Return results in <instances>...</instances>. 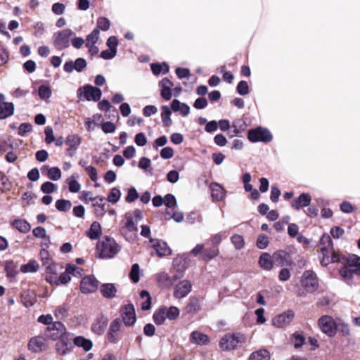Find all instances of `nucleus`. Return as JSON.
<instances>
[{
	"label": "nucleus",
	"mask_w": 360,
	"mask_h": 360,
	"mask_svg": "<svg viewBox=\"0 0 360 360\" xmlns=\"http://www.w3.org/2000/svg\"><path fill=\"white\" fill-rule=\"evenodd\" d=\"M333 262H338L343 265L339 269L341 278L348 285L352 283L354 275L360 276V257L354 254H334Z\"/></svg>",
	"instance_id": "1"
},
{
	"label": "nucleus",
	"mask_w": 360,
	"mask_h": 360,
	"mask_svg": "<svg viewBox=\"0 0 360 360\" xmlns=\"http://www.w3.org/2000/svg\"><path fill=\"white\" fill-rule=\"evenodd\" d=\"M247 338L241 332L229 333L219 340V347L225 352L236 349L246 342Z\"/></svg>",
	"instance_id": "2"
},
{
	"label": "nucleus",
	"mask_w": 360,
	"mask_h": 360,
	"mask_svg": "<svg viewBox=\"0 0 360 360\" xmlns=\"http://www.w3.org/2000/svg\"><path fill=\"white\" fill-rule=\"evenodd\" d=\"M96 249L100 253V257L109 259L114 257L120 250V245L115 240L109 236H104L96 245Z\"/></svg>",
	"instance_id": "3"
},
{
	"label": "nucleus",
	"mask_w": 360,
	"mask_h": 360,
	"mask_svg": "<svg viewBox=\"0 0 360 360\" xmlns=\"http://www.w3.org/2000/svg\"><path fill=\"white\" fill-rule=\"evenodd\" d=\"M126 335L124 326L120 317L113 319L108 328L106 340L110 344H117Z\"/></svg>",
	"instance_id": "4"
},
{
	"label": "nucleus",
	"mask_w": 360,
	"mask_h": 360,
	"mask_svg": "<svg viewBox=\"0 0 360 360\" xmlns=\"http://www.w3.org/2000/svg\"><path fill=\"white\" fill-rule=\"evenodd\" d=\"M69 335L70 333L67 331L65 326L60 321H54L44 330V335L46 339L53 341H56Z\"/></svg>",
	"instance_id": "5"
},
{
	"label": "nucleus",
	"mask_w": 360,
	"mask_h": 360,
	"mask_svg": "<svg viewBox=\"0 0 360 360\" xmlns=\"http://www.w3.org/2000/svg\"><path fill=\"white\" fill-rule=\"evenodd\" d=\"M247 138L251 143H269L272 141L273 136L268 129L259 126L250 129L248 131Z\"/></svg>",
	"instance_id": "6"
},
{
	"label": "nucleus",
	"mask_w": 360,
	"mask_h": 360,
	"mask_svg": "<svg viewBox=\"0 0 360 360\" xmlns=\"http://www.w3.org/2000/svg\"><path fill=\"white\" fill-rule=\"evenodd\" d=\"M120 319L124 327H132L136 321V315L134 304L129 303L121 306L120 309Z\"/></svg>",
	"instance_id": "7"
},
{
	"label": "nucleus",
	"mask_w": 360,
	"mask_h": 360,
	"mask_svg": "<svg viewBox=\"0 0 360 360\" xmlns=\"http://www.w3.org/2000/svg\"><path fill=\"white\" fill-rule=\"evenodd\" d=\"M75 34L70 29H65L53 34V45L57 50H63L70 46V41Z\"/></svg>",
	"instance_id": "8"
},
{
	"label": "nucleus",
	"mask_w": 360,
	"mask_h": 360,
	"mask_svg": "<svg viewBox=\"0 0 360 360\" xmlns=\"http://www.w3.org/2000/svg\"><path fill=\"white\" fill-rule=\"evenodd\" d=\"M318 326L321 330L328 335L333 337L337 332V325L332 316L323 315L318 320Z\"/></svg>",
	"instance_id": "9"
},
{
	"label": "nucleus",
	"mask_w": 360,
	"mask_h": 360,
	"mask_svg": "<svg viewBox=\"0 0 360 360\" xmlns=\"http://www.w3.org/2000/svg\"><path fill=\"white\" fill-rule=\"evenodd\" d=\"M99 282L93 275L82 278L80 283V290L84 294L92 293L97 290Z\"/></svg>",
	"instance_id": "10"
},
{
	"label": "nucleus",
	"mask_w": 360,
	"mask_h": 360,
	"mask_svg": "<svg viewBox=\"0 0 360 360\" xmlns=\"http://www.w3.org/2000/svg\"><path fill=\"white\" fill-rule=\"evenodd\" d=\"M273 259L274 264L278 266H290L293 264L290 255L283 250H279L274 252Z\"/></svg>",
	"instance_id": "11"
},
{
	"label": "nucleus",
	"mask_w": 360,
	"mask_h": 360,
	"mask_svg": "<svg viewBox=\"0 0 360 360\" xmlns=\"http://www.w3.org/2000/svg\"><path fill=\"white\" fill-rule=\"evenodd\" d=\"M56 344V349L60 355H65L71 352L74 346L72 344V334L63 337Z\"/></svg>",
	"instance_id": "12"
},
{
	"label": "nucleus",
	"mask_w": 360,
	"mask_h": 360,
	"mask_svg": "<svg viewBox=\"0 0 360 360\" xmlns=\"http://www.w3.org/2000/svg\"><path fill=\"white\" fill-rule=\"evenodd\" d=\"M47 339L44 335H37L30 338L27 344V349L32 352L39 353L45 350Z\"/></svg>",
	"instance_id": "13"
},
{
	"label": "nucleus",
	"mask_w": 360,
	"mask_h": 360,
	"mask_svg": "<svg viewBox=\"0 0 360 360\" xmlns=\"http://www.w3.org/2000/svg\"><path fill=\"white\" fill-rule=\"evenodd\" d=\"M191 290V282L188 280H183L176 285L173 295L175 298L181 299L186 297Z\"/></svg>",
	"instance_id": "14"
},
{
	"label": "nucleus",
	"mask_w": 360,
	"mask_h": 360,
	"mask_svg": "<svg viewBox=\"0 0 360 360\" xmlns=\"http://www.w3.org/2000/svg\"><path fill=\"white\" fill-rule=\"evenodd\" d=\"M302 285L310 290H315L318 287V280L316 274L313 271H306L303 274Z\"/></svg>",
	"instance_id": "15"
},
{
	"label": "nucleus",
	"mask_w": 360,
	"mask_h": 360,
	"mask_svg": "<svg viewBox=\"0 0 360 360\" xmlns=\"http://www.w3.org/2000/svg\"><path fill=\"white\" fill-rule=\"evenodd\" d=\"M81 142L82 139L77 134L68 135L65 141V144L68 146L66 150L67 155L72 157Z\"/></svg>",
	"instance_id": "16"
},
{
	"label": "nucleus",
	"mask_w": 360,
	"mask_h": 360,
	"mask_svg": "<svg viewBox=\"0 0 360 360\" xmlns=\"http://www.w3.org/2000/svg\"><path fill=\"white\" fill-rule=\"evenodd\" d=\"M150 242L153 243V248L155 250L159 257H164L171 255L172 250L167 243L158 239L150 238Z\"/></svg>",
	"instance_id": "17"
},
{
	"label": "nucleus",
	"mask_w": 360,
	"mask_h": 360,
	"mask_svg": "<svg viewBox=\"0 0 360 360\" xmlns=\"http://www.w3.org/2000/svg\"><path fill=\"white\" fill-rule=\"evenodd\" d=\"M101 96L102 91L99 88L90 84H86L84 86V96L87 101H98Z\"/></svg>",
	"instance_id": "18"
},
{
	"label": "nucleus",
	"mask_w": 360,
	"mask_h": 360,
	"mask_svg": "<svg viewBox=\"0 0 360 360\" xmlns=\"http://www.w3.org/2000/svg\"><path fill=\"white\" fill-rule=\"evenodd\" d=\"M108 318L104 315H101L100 316L97 317L94 322L92 323V332L98 335H102L108 326Z\"/></svg>",
	"instance_id": "19"
},
{
	"label": "nucleus",
	"mask_w": 360,
	"mask_h": 360,
	"mask_svg": "<svg viewBox=\"0 0 360 360\" xmlns=\"http://www.w3.org/2000/svg\"><path fill=\"white\" fill-rule=\"evenodd\" d=\"M104 200L105 198L100 195L89 198V200L92 202V207H94V212L96 217H103L105 214V205L103 203Z\"/></svg>",
	"instance_id": "20"
},
{
	"label": "nucleus",
	"mask_w": 360,
	"mask_h": 360,
	"mask_svg": "<svg viewBox=\"0 0 360 360\" xmlns=\"http://www.w3.org/2000/svg\"><path fill=\"white\" fill-rule=\"evenodd\" d=\"M294 318V313L292 311H288L283 314L276 316L273 319V324L278 328H283L289 324Z\"/></svg>",
	"instance_id": "21"
},
{
	"label": "nucleus",
	"mask_w": 360,
	"mask_h": 360,
	"mask_svg": "<svg viewBox=\"0 0 360 360\" xmlns=\"http://www.w3.org/2000/svg\"><path fill=\"white\" fill-rule=\"evenodd\" d=\"M211 196L213 201L219 202L224 199L226 191L224 188L218 183H211L210 185Z\"/></svg>",
	"instance_id": "22"
},
{
	"label": "nucleus",
	"mask_w": 360,
	"mask_h": 360,
	"mask_svg": "<svg viewBox=\"0 0 360 360\" xmlns=\"http://www.w3.org/2000/svg\"><path fill=\"white\" fill-rule=\"evenodd\" d=\"M311 197L309 193H302L298 198L292 200L291 206L293 209L298 210L300 208L307 207L310 205Z\"/></svg>",
	"instance_id": "23"
},
{
	"label": "nucleus",
	"mask_w": 360,
	"mask_h": 360,
	"mask_svg": "<svg viewBox=\"0 0 360 360\" xmlns=\"http://www.w3.org/2000/svg\"><path fill=\"white\" fill-rule=\"evenodd\" d=\"M46 281L51 285L58 284V270L56 264H49L46 269Z\"/></svg>",
	"instance_id": "24"
},
{
	"label": "nucleus",
	"mask_w": 360,
	"mask_h": 360,
	"mask_svg": "<svg viewBox=\"0 0 360 360\" xmlns=\"http://www.w3.org/2000/svg\"><path fill=\"white\" fill-rule=\"evenodd\" d=\"M190 341L196 345H205L209 344L210 339L207 335L202 332L195 330L190 335Z\"/></svg>",
	"instance_id": "25"
},
{
	"label": "nucleus",
	"mask_w": 360,
	"mask_h": 360,
	"mask_svg": "<svg viewBox=\"0 0 360 360\" xmlns=\"http://www.w3.org/2000/svg\"><path fill=\"white\" fill-rule=\"evenodd\" d=\"M22 304L26 307H30L37 302L36 295L32 290H24L20 295Z\"/></svg>",
	"instance_id": "26"
},
{
	"label": "nucleus",
	"mask_w": 360,
	"mask_h": 360,
	"mask_svg": "<svg viewBox=\"0 0 360 360\" xmlns=\"http://www.w3.org/2000/svg\"><path fill=\"white\" fill-rule=\"evenodd\" d=\"M259 264L264 270H271L274 264L273 255L271 256L267 252L262 253L259 258Z\"/></svg>",
	"instance_id": "27"
},
{
	"label": "nucleus",
	"mask_w": 360,
	"mask_h": 360,
	"mask_svg": "<svg viewBox=\"0 0 360 360\" xmlns=\"http://www.w3.org/2000/svg\"><path fill=\"white\" fill-rule=\"evenodd\" d=\"M101 293L105 298L112 299L116 297L117 288L113 283H104L101 286Z\"/></svg>",
	"instance_id": "28"
},
{
	"label": "nucleus",
	"mask_w": 360,
	"mask_h": 360,
	"mask_svg": "<svg viewBox=\"0 0 360 360\" xmlns=\"http://www.w3.org/2000/svg\"><path fill=\"white\" fill-rule=\"evenodd\" d=\"M200 309V300L196 297H191L184 308L186 313L191 314L197 313Z\"/></svg>",
	"instance_id": "29"
},
{
	"label": "nucleus",
	"mask_w": 360,
	"mask_h": 360,
	"mask_svg": "<svg viewBox=\"0 0 360 360\" xmlns=\"http://www.w3.org/2000/svg\"><path fill=\"white\" fill-rule=\"evenodd\" d=\"M171 108L174 112H180L183 116H187L190 112V107L186 103H181L177 99L172 101Z\"/></svg>",
	"instance_id": "30"
},
{
	"label": "nucleus",
	"mask_w": 360,
	"mask_h": 360,
	"mask_svg": "<svg viewBox=\"0 0 360 360\" xmlns=\"http://www.w3.org/2000/svg\"><path fill=\"white\" fill-rule=\"evenodd\" d=\"M72 344L73 346L75 345L77 347L83 348V349L86 352L89 351L93 346L92 342L83 336H77L75 338H72Z\"/></svg>",
	"instance_id": "31"
},
{
	"label": "nucleus",
	"mask_w": 360,
	"mask_h": 360,
	"mask_svg": "<svg viewBox=\"0 0 360 360\" xmlns=\"http://www.w3.org/2000/svg\"><path fill=\"white\" fill-rule=\"evenodd\" d=\"M320 245H323L321 248V252L326 255V253H330L333 249V241L330 236L328 234H323L320 239Z\"/></svg>",
	"instance_id": "32"
},
{
	"label": "nucleus",
	"mask_w": 360,
	"mask_h": 360,
	"mask_svg": "<svg viewBox=\"0 0 360 360\" xmlns=\"http://www.w3.org/2000/svg\"><path fill=\"white\" fill-rule=\"evenodd\" d=\"M102 233L101 226L98 221H94L89 230L86 231V236L91 240L98 239Z\"/></svg>",
	"instance_id": "33"
},
{
	"label": "nucleus",
	"mask_w": 360,
	"mask_h": 360,
	"mask_svg": "<svg viewBox=\"0 0 360 360\" xmlns=\"http://www.w3.org/2000/svg\"><path fill=\"white\" fill-rule=\"evenodd\" d=\"M14 105L13 103L4 102L0 104V120L6 119L13 114Z\"/></svg>",
	"instance_id": "34"
},
{
	"label": "nucleus",
	"mask_w": 360,
	"mask_h": 360,
	"mask_svg": "<svg viewBox=\"0 0 360 360\" xmlns=\"http://www.w3.org/2000/svg\"><path fill=\"white\" fill-rule=\"evenodd\" d=\"M122 229H125L129 231H137L134 220L133 215L130 212H127L124 214V219L121 221Z\"/></svg>",
	"instance_id": "35"
},
{
	"label": "nucleus",
	"mask_w": 360,
	"mask_h": 360,
	"mask_svg": "<svg viewBox=\"0 0 360 360\" xmlns=\"http://www.w3.org/2000/svg\"><path fill=\"white\" fill-rule=\"evenodd\" d=\"M77 178H78V174H73L66 179V182L68 185V189L71 193H77L81 189V185L77 181Z\"/></svg>",
	"instance_id": "36"
},
{
	"label": "nucleus",
	"mask_w": 360,
	"mask_h": 360,
	"mask_svg": "<svg viewBox=\"0 0 360 360\" xmlns=\"http://www.w3.org/2000/svg\"><path fill=\"white\" fill-rule=\"evenodd\" d=\"M11 224L13 227H15L17 230L22 233H27L31 229L30 224L25 219H15Z\"/></svg>",
	"instance_id": "37"
},
{
	"label": "nucleus",
	"mask_w": 360,
	"mask_h": 360,
	"mask_svg": "<svg viewBox=\"0 0 360 360\" xmlns=\"http://www.w3.org/2000/svg\"><path fill=\"white\" fill-rule=\"evenodd\" d=\"M270 358L269 352L266 349H261L252 352L249 356V360H270Z\"/></svg>",
	"instance_id": "38"
},
{
	"label": "nucleus",
	"mask_w": 360,
	"mask_h": 360,
	"mask_svg": "<svg viewBox=\"0 0 360 360\" xmlns=\"http://www.w3.org/2000/svg\"><path fill=\"white\" fill-rule=\"evenodd\" d=\"M153 318L156 325L160 326L165 323L167 318L166 316L165 309L163 306L160 307L154 312Z\"/></svg>",
	"instance_id": "39"
},
{
	"label": "nucleus",
	"mask_w": 360,
	"mask_h": 360,
	"mask_svg": "<svg viewBox=\"0 0 360 360\" xmlns=\"http://www.w3.org/2000/svg\"><path fill=\"white\" fill-rule=\"evenodd\" d=\"M233 135H240L246 130L248 127L245 121L243 119H236L232 122Z\"/></svg>",
	"instance_id": "40"
},
{
	"label": "nucleus",
	"mask_w": 360,
	"mask_h": 360,
	"mask_svg": "<svg viewBox=\"0 0 360 360\" xmlns=\"http://www.w3.org/2000/svg\"><path fill=\"white\" fill-rule=\"evenodd\" d=\"M162 113L161 119L165 127H169L172 124L171 119L172 111L167 105H162L161 107Z\"/></svg>",
	"instance_id": "41"
},
{
	"label": "nucleus",
	"mask_w": 360,
	"mask_h": 360,
	"mask_svg": "<svg viewBox=\"0 0 360 360\" xmlns=\"http://www.w3.org/2000/svg\"><path fill=\"white\" fill-rule=\"evenodd\" d=\"M141 299L146 300L141 304V309L143 311L149 310L151 308V297L148 291L143 290L140 292Z\"/></svg>",
	"instance_id": "42"
},
{
	"label": "nucleus",
	"mask_w": 360,
	"mask_h": 360,
	"mask_svg": "<svg viewBox=\"0 0 360 360\" xmlns=\"http://www.w3.org/2000/svg\"><path fill=\"white\" fill-rule=\"evenodd\" d=\"M219 254V250L217 247L205 249L202 255V259L208 262L216 257Z\"/></svg>",
	"instance_id": "43"
},
{
	"label": "nucleus",
	"mask_w": 360,
	"mask_h": 360,
	"mask_svg": "<svg viewBox=\"0 0 360 360\" xmlns=\"http://www.w3.org/2000/svg\"><path fill=\"white\" fill-rule=\"evenodd\" d=\"M5 271L8 277H15L18 274L17 266L12 260L7 261L5 264Z\"/></svg>",
	"instance_id": "44"
},
{
	"label": "nucleus",
	"mask_w": 360,
	"mask_h": 360,
	"mask_svg": "<svg viewBox=\"0 0 360 360\" xmlns=\"http://www.w3.org/2000/svg\"><path fill=\"white\" fill-rule=\"evenodd\" d=\"M163 307L165 309L166 316L168 319L174 321L179 316L180 311L178 307L174 306H171L169 307H167L165 306Z\"/></svg>",
	"instance_id": "45"
},
{
	"label": "nucleus",
	"mask_w": 360,
	"mask_h": 360,
	"mask_svg": "<svg viewBox=\"0 0 360 360\" xmlns=\"http://www.w3.org/2000/svg\"><path fill=\"white\" fill-rule=\"evenodd\" d=\"M110 27V20L105 17H100L97 20L96 27L95 30H97L100 33V30L102 31H108Z\"/></svg>",
	"instance_id": "46"
},
{
	"label": "nucleus",
	"mask_w": 360,
	"mask_h": 360,
	"mask_svg": "<svg viewBox=\"0 0 360 360\" xmlns=\"http://www.w3.org/2000/svg\"><path fill=\"white\" fill-rule=\"evenodd\" d=\"M306 338L301 332H295L292 335V342L296 349L300 348L305 343Z\"/></svg>",
	"instance_id": "47"
},
{
	"label": "nucleus",
	"mask_w": 360,
	"mask_h": 360,
	"mask_svg": "<svg viewBox=\"0 0 360 360\" xmlns=\"http://www.w3.org/2000/svg\"><path fill=\"white\" fill-rule=\"evenodd\" d=\"M39 267V264L35 260H30L28 263L22 265L20 270L23 273L36 272Z\"/></svg>",
	"instance_id": "48"
},
{
	"label": "nucleus",
	"mask_w": 360,
	"mask_h": 360,
	"mask_svg": "<svg viewBox=\"0 0 360 360\" xmlns=\"http://www.w3.org/2000/svg\"><path fill=\"white\" fill-rule=\"evenodd\" d=\"M120 196L121 192L120 189L116 187H114L110 190L107 197V200L109 201L110 202H112V204H115L119 201Z\"/></svg>",
	"instance_id": "49"
},
{
	"label": "nucleus",
	"mask_w": 360,
	"mask_h": 360,
	"mask_svg": "<svg viewBox=\"0 0 360 360\" xmlns=\"http://www.w3.org/2000/svg\"><path fill=\"white\" fill-rule=\"evenodd\" d=\"M72 203L68 200L60 199L56 202V207L60 212H66L70 209Z\"/></svg>",
	"instance_id": "50"
},
{
	"label": "nucleus",
	"mask_w": 360,
	"mask_h": 360,
	"mask_svg": "<svg viewBox=\"0 0 360 360\" xmlns=\"http://www.w3.org/2000/svg\"><path fill=\"white\" fill-rule=\"evenodd\" d=\"M129 276L131 281L134 283H136L139 281V265L137 263L132 265Z\"/></svg>",
	"instance_id": "51"
},
{
	"label": "nucleus",
	"mask_w": 360,
	"mask_h": 360,
	"mask_svg": "<svg viewBox=\"0 0 360 360\" xmlns=\"http://www.w3.org/2000/svg\"><path fill=\"white\" fill-rule=\"evenodd\" d=\"M47 176L51 180L57 181L61 177V171L57 167H51L47 172Z\"/></svg>",
	"instance_id": "52"
},
{
	"label": "nucleus",
	"mask_w": 360,
	"mask_h": 360,
	"mask_svg": "<svg viewBox=\"0 0 360 360\" xmlns=\"http://www.w3.org/2000/svg\"><path fill=\"white\" fill-rule=\"evenodd\" d=\"M57 190V186L51 181H46L41 186V191L46 194H50Z\"/></svg>",
	"instance_id": "53"
},
{
	"label": "nucleus",
	"mask_w": 360,
	"mask_h": 360,
	"mask_svg": "<svg viewBox=\"0 0 360 360\" xmlns=\"http://www.w3.org/2000/svg\"><path fill=\"white\" fill-rule=\"evenodd\" d=\"M231 243L237 250H240L244 247L245 242L243 237L238 234H235L231 238Z\"/></svg>",
	"instance_id": "54"
},
{
	"label": "nucleus",
	"mask_w": 360,
	"mask_h": 360,
	"mask_svg": "<svg viewBox=\"0 0 360 360\" xmlns=\"http://www.w3.org/2000/svg\"><path fill=\"white\" fill-rule=\"evenodd\" d=\"M158 281L160 285L164 287H170L172 285V279L170 278V276L166 273L160 274Z\"/></svg>",
	"instance_id": "55"
},
{
	"label": "nucleus",
	"mask_w": 360,
	"mask_h": 360,
	"mask_svg": "<svg viewBox=\"0 0 360 360\" xmlns=\"http://www.w3.org/2000/svg\"><path fill=\"white\" fill-rule=\"evenodd\" d=\"M99 32L97 30H94L86 39V46H89V44H95L99 38Z\"/></svg>",
	"instance_id": "56"
},
{
	"label": "nucleus",
	"mask_w": 360,
	"mask_h": 360,
	"mask_svg": "<svg viewBox=\"0 0 360 360\" xmlns=\"http://www.w3.org/2000/svg\"><path fill=\"white\" fill-rule=\"evenodd\" d=\"M186 264L185 259L181 257L175 258L173 261V265L179 272H183L187 268Z\"/></svg>",
	"instance_id": "57"
},
{
	"label": "nucleus",
	"mask_w": 360,
	"mask_h": 360,
	"mask_svg": "<svg viewBox=\"0 0 360 360\" xmlns=\"http://www.w3.org/2000/svg\"><path fill=\"white\" fill-rule=\"evenodd\" d=\"M236 91L240 95H247L250 91L248 82L244 80L239 82L236 87Z\"/></svg>",
	"instance_id": "58"
},
{
	"label": "nucleus",
	"mask_w": 360,
	"mask_h": 360,
	"mask_svg": "<svg viewBox=\"0 0 360 360\" xmlns=\"http://www.w3.org/2000/svg\"><path fill=\"white\" fill-rule=\"evenodd\" d=\"M32 233L34 237L39 238H46L49 241V237L46 236V229L41 226H37L32 230Z\"/></svg>",
	"instance_id": "59"
},
{
	"label": "nucleus",
	"mask_w": 360,
	"mask_h": 360,
	"mask_svg": "<svg viewBox=\"0 0 360 360\" xmlns=\"http://www.w3.org/2000/svg\"><path fill=\"white\" fill-rule=\"evenodd\" d=\"M269 243V238L264 234H261L257 238V247L259 249H265L268 246Z\"/></svg>",
	"instance_id": "60"
},
{
	"label": "nucleus",
	"mask_w": 360,
	"mask_h": 360,
	"mask_svg": "<svg viewBox=\"0 0 360 360\" xmlns=\"http://www.w3.org/2000/svg\"><path fill=\"white\" fill-rule=\"evenodd\" d=\"M74 63L75 70L77 72H82L87 65L86 61L82 58H78Z\"/></svg>",
	"instance_id": "61"
},
{
	"label": "nucleus",
	"mask_w": 360,
	"mask_h": 360,
	"mask_svg": "<svg viewBox=\"0 0 360 360\" xmlns=\"http://www.w3.org/2000/svg\"><path fill=\"white\" fill-rule=\"evenodd\" d=\"M39 96L41 98H49L51 96V90L45 85H41L39 88Z\"/></svg>",
	"instance_id": "62"
},
{
	"label": "nucleus",
	"mask_w": 360,
	"mask_h": 360,
	"mask_svg": "<svg viewBox=\"0 0 360 360\" xmlns=\"http://www.w3.org/2000/svg\"><path fill=\"white\" fill-rule=\"evenodd\" d=\"M54 315L57 319H63L68 316V309L63 306H60L54 311Z\"/></svg>",
	"instance_id": "63"
},
{
	"label": "nucleus",
	"mask_w": 360,
	"mask_h": 360,
	"mask_svg": "<svg viewBox=\"0 0 360 360\" xmlns=\"http://www.w3.org/2000/svg\"><path fill=\"white\" fill-rule=\"evenodd\" d=\"M164 203L167 207L172 208L176 205V200L172 194L169 193L165 196Z\"/></svg>",
	"instance_id": "64"
}]
</instances>
